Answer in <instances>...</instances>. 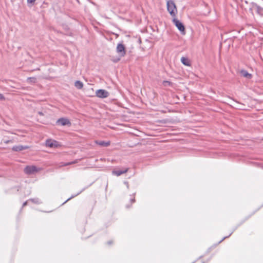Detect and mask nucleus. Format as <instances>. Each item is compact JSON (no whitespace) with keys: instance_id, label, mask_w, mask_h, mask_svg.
Listing matches in <instances>:
<instances>
[{"instance_id":"obj_1","label":"nucleus","mask_w":263,"mask_h":263,"mask_svg":"<svg viewBox=\"0 0 263 263\" xmlns=\"http://www.w3.org/2000/svg\"><path fill=\"white\" fill-rule=\"evenodd\" d=\"M167 8L168 11L170 12V14L175 17L176 16L177 13V8L176 5L172 0L168 1L167 2Z\"/></svg>"},{"instance_id":"obj_2","label":"nucleus","mask_w":263,"mask_h":263,"mask_svg":"<svg viewBox=\"0 0 263 263\" xmlns=\"http://www.w3.org/2000/svg\"><path fill=\"white\" fill-rule=\"evenodd\" d=\"M39 170L36 166H27L24 168V172L28 175L33 174Z\"/></svg>"},{"instance_id":"obj_3","label":"nucleus","mask_w":263,"mask_h":263,"mask_svg":"<svg viewBox=\"0 0 263 263\" xmlns=\"http://www.w3.org/2000/svg\"><path fill=\"white\" fill-rule=\"evenodd\" d=\"M173 22L180 32L184 33V26L180 21L176 18H174L173 20Z\"/></svg>"},{"instance_id":"obj_4","label":"nucleus","mask_w":263,"mask_h":263,"mask_svg":"<svg viewBox=\"0 0 263 263\" xmlns=\"http://www.w3.org/2000/svg\"><path fill=\"white\" fill-rule=\"evenodd\" d=\"M96 96L100 98H106L109 96V92L104 89H99L96 92Z\"/></svg>"},{"instance_id":"obj_5","label":"nucleus","mask_w":263,"mask_h":263,"mask_svg":"<svg viewBox=\"0 0 263 263\" xmlns=\"http://www.w3.org/2000/svg\"><path fill=\"white\" fill-rule=\"evenodd\" d=\"M117 52L120 57H124L126 51L124 45L122 43L118 44L117 47Z\"/></svg>"},{"instance_id":"obj_6","label":"nucleus","mask_w":263,"mask_h":263,"mask_svg":"<svg viewBox=\"0 0 263 263\" xmlns=\"http://www.w3.org/2000/svg\"><path fill=\"white\" fill-rule=\"evenodd\" d=\"M46 145L49 147H57L59 144L57 141L50 139L46 140Z\"/></svg>"},{"instance_id":"obj_7","label":"nucleus","mask_w":263,"mask_h":263,"mask_svg":"<svg viewBox=\"0 0 263 263\" xmlns=\"http://www.w3.org/2000/svg\"><path fill=\"white\" fill-rule=\"evenodd\" d=\"M252 9H255L257 13L260 15H263V8L260 7L255 3H252Z\"/></svg>"},{"instance_id":"obj_8","label":"nucleus","mask_w":263,"mask_h":263,"mask_svg":"<svg viewBox=\"0 0 263 263\" xmlns=\"http://www.w3.org/2000/svg\"><path fill=\"white\" fill-rule=\"evenodd\" d=\"M57 123L62 125H70V122L67 119L62 118L58 120Z\"/></svg>"},{"instance_id":"obj_9","label":"nucleus","mask_w":263,"mask_h":263,"mask_svg":"<svg viewBox=\"0 0 263 263\" xmlns=\"http://www.w3.org/2000/svg\"><path fill=\"white\" fill-rule=\"evenodd\" d=\"M29 148L28 146H23V145H16L12 147V150L15 152L21 151L24 149H26Z\"/></svg>"},{"instance_id":"obj_10","label":"nucleus","mask_w":263,"mask_h":263,"mask_svg":"<svg viewBox=\"0 0 263 263\" xmlns=\"http://www.w3.org/2000/svg\"><path fill=\"white\" fill-rule=\"evenodd\" d=\"M128 171V168H125L122 170H116L112 171V174L115 175L117 176H119L121 175L126 173Z\"/></svg>"},{"instance_id":"obj_11","label":"nucleus","mask_w":263,"mask_h":263,"mask_svg":"<svg viewBox=\"0 0 263 263\" xmlns=\"http://www.w3.org/2000/svg\"><path fill=\"white\" fill-rule=\"evenodd\" d=\"M241 75L248 79H250L252 77L251 74L249 73L247 70H242L240 72Z\"/></svg>"},{"instance_id":"obj_12","label":"nucleus","mask_w":263,"mask_h":263,"mask_svg":"<svg viewBox=\"0 0 263 263\" xmlns=\"http://www.w3.org/2000/svg\"><path fill=\"white\" fill-rule=\"evenodd\" d=\"M181 61L182 63V64L185 66H190V62L189 60V59L185 57H182L181 59Z\"/></svg>"},{"instance_id":"obj_13","label":"nucleus","mask_w":263,"mask_h":263,"mask_svg":"<svg viewBox=\"0 0 263 263\" xmlns=\"http://www.w3.org/2000/svg\"><path fill=\"white\" fill-rule=\"evenodd\" d=\"M74 86L78 89H82L83 87V84L80 81H77L74 83Z\"/></svg>"},{"instance_id":"obj_14","label":"nucleus","mask_w":263,"mask_h":263,"mask_svg":"<svg viewBox=\"0 0 263 263\" xmlns=\"http://www.w3.org/2000/svg\"><path fill=\"white\" fill-rule=\"evenodd\" d=\"M97 143L98 144H99V145H101L102 146H108L110 144V142L109 141L105 142V141H103L97 142Z\"/></svg>"},{"instance_id":"obj_15","label":"nucleus","mask_w":263,"mask_h":263,"mask_svg":"<svg viewBox=\"0 0 263 263\" xmlns=\"http://www.w3.org/2000/svg\"><path fill=\"white\" fill-rule=\"evenodd\" d=\"M36 78L35 77H29L27 79V82L30 84L35 83L36 82Z\"/></svg>"},{"instance_id":"obj_16","label":"nucleus","mask_w":263,"mask_h":263,"mask_svg":"<svg viewBox=\"0 0 263 263\" xmlns=\"http://www.w3.org/2000/svg\"><path fill=\"white\" fill-rule=\"evenodd\" d=\"M28 201H31L35 203L40 204L41 203L40 200L39 198L30 199Z\"/></svg>"},{"instance_id":"obj_17","label":"nucleus","mask_w":263,"mask_h":263,"mask_svg":"<svg viewBox=\"0 0 263 263\" xmlns=\"http://www.w3.org/2000/svg\"><path fill=\"white\" fill-rule=\"evenodd\" d=\"M82 192V191H80V192H79L78 194H77L76 195H72L71 197L69 198L67 200H66V201L64 202H66L67 201L69 200L70 199H71V198L77 196V195H78L79 194H80Z\"/></svg>"},{"instance_id":"obj_18","label":"nucleus","mask_w":263,"mask_h":263,"mask_svg":"<svg viewBox=\"0 0 263 263\" xmlns=\"http://www.w3.org/2000/svg\"><path fill=\"white\" fill-rule=\"evenodd\" d=\"M75 162L74 161H72V162H68V163H63L62 166H66V165H70V164H73Z\"/></svg>"},{"instance_id":"obj_19","label":"nucleus","mask_w":263,"mask_h":263,"mask_svg":"<svg viewBox=\"0 0 263 263\" xmlns=\"http://www.w3.org/2000/svg\"><path fill=\"white\" fill-rule=\"evenodd\" d=\"M163 83L164 85H166V84L170 85L171 82L168 81H164Z\"/></svg>"},{"instance_id":"obj_20","label":"nucleus","mask_w":263,"mask_h":263,"mask_svg":"<svg viewBox=\"0 0 263 263\" xmlns=\"http://www.w3.org/2000/svg\"><path fill=\"white\" fill-rule=\"evenodd\" d=\"M5 97L2 93H0V100H4Z\"/></svg>"},{"instance_id":"obj_21","label":"nucleus","mask_w":263,"mask_h":263,"mask_svg":"<svg viewBox=\"0 0 263 263\" xmlns=\"http://www.w3.org/2000/svg\"><path fill=\"white\" fill-rule=\"evenodd\" d=\"M35 1V0H27V3L28 4H32Z\"/></svg>"},{"instance_id":"obj_22","label":"nucleus","mask_w":263,"mask_h":263,"mask_svg":"<svg viewBox=\"0 0 263 263\" xmlns=\"http://www.w3.org/2000/svg\"><path fill=\"white\" fill-rule=\"evenodd\" d=\"M27 202H28V201L25 202L23 204V206H26L27 204Z\"/></svg>"},{"instance_id":"obj_23","label":"nucleus","mask_w":263,"mask_h":263,"mask_svg":"<svg viewBox=\"0 0 263 263\" xmlns=\"http://www.w3.org/2000/svg\"><path fill=\"white\" fill-rule=\"evenodd\" d=\"M131 200V202H133H133H134L135 201V198L131 199V200Z\"/></svg>"},{"instance_id":"obj_24","label":"nucleus","mask_w":263,"mask_h":263,"mask_svg":"<svg viewBox=\"0 0 263 263\" xmlns=\"http://www.w3.org/2000/svg\"><path fill=\"white\" fill-rule=\"evenodd\" d=\"M39 114L40 115H43V114L42 112H39Z\"/></svg>"},{"instance_id":"obj_25","label":"nucleus","mask_w":263,"mask_h":263,"mask_svg":"<svg viewBox=\"0 0 263 263\" xmlns=\"http://www.w3.org/2000/svg\"><path fill=\"white\" fill-rule=\"evenodd\" d=\"M228 237H224L220 241L221 242L223 240H224L225 238H227Z\"/></svg>"},{"instance_id":"obj_26","label":"nucleus","mask_w":263,"mask_h":263,"mask_svg":"<svg viewBox=\"0 0 263 263\" xmlns=\"http://www.w3.org/2000/svg\"><path fill=\"white\" fill-rule=\"evenodd\" d=\"M125 183H126L127 184V187H128V183L127 182H125Z\"/></svg>"},{"instance_id":"obj_27","label":"nucleus","mask_w":263,"mask_h":263,"mask_svg":"<svg viewBox=\"0 0 263 263\" xmlns=\"http://www.w3.org/2000/svg\"><path fill=\"white\" fill-rule=\"evenodd\" d=\"M108 244H111V241H109V242H108Z\"/></svg>"}]
</instances>
